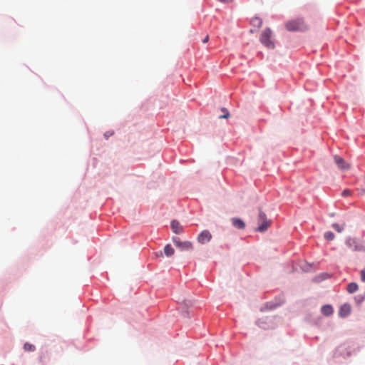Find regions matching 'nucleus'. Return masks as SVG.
Listing matches in <instances>:
<instances>
[{"instance_id": "ddd939ff", "label": "nucleus", "mask_w": 365, "mask_h": 365, "mask_svg": "<svg viewBox=\"0 0 365 365\" xmlns=\"http://www.w3.org/2000/svg\"><path fill=\"white\" fill-rule=\"evenodd\" d=\"M164 252L167 257H170L174 254L175 251L170 245H167L164 247Z\"/></svg>"}, {"instance_id": "0eeeda50", "label": "nucleus", "mask_w": 365, "mask_h": 365, "mask_svg": "<svg viewBox=\"0 0 365 365\" xmlns=\"http://www.w3.org/2000/svg\"><path fill=\"white\" fill-rule=\"evenodd\" d=\"M334 160L339 169L342 170H347L350 168V165L348 163H346L342 158L338 155H335L334 157Z\"/></svg>"}, {"instance_id": "412c9836", "label": "nucleus", "mask_w": 365, "mask_h": 365, "mask_svg": "<svg viewBox=\"0 0 365 365\" xmlns=\"http://www.w3.org/2000/svg\"><path fill=\"white\" fill-rule=\"evenodd\" d=\"M208 40H209V36H206L205 37V38L202 40V42H203L204 43H207V42L208 41Z\"/></svg>"}, {"instance_id": "9d476101", "label": "nucleus", "mask_w": 365, "mask_h": 365, "mask_svg": "<svg viewBox=\"0 0 365 365\" xmlns=\"http://www.w3.org/2000/svg\"><path fill=\"white\" fill-rule=\"evenodd\" d=\"M171 228L176 234H180L182 232V227L180 225V222L176 220H173L171 222Z\"/></svg>"}, {"instance_id": "f8f14e48", "label": "nucleus", "mask_w": 365, "mask_h": 365, "mask_svg": "<svg viewBox=\"0 0 365 365\" xmlns=\"http://www.w3.org/2000/svg\"><path fill=\"white\" fill-rule=\"evenodd\" d=\"M358 285L356 283L351 282L349 283L347 286V292L350 294L354 293L358 290Z\"/></svg>"}, {"instance_id": "f3484780", "label": "nucleus", "mask_w": 365, "mask_h": 365, "mask_svg": "<svg viewBox=\"0 0 365 365\" xmlns=\"http://www.w3.org/2000/svg\"><path fill=\"white\" fill-rule=\"evenodd\" d=\"M222 112L223 113V115H220V118H228L230 117V113L226 108H222Z\"/></svg>"}, {"instance_id": "a211bd4d", "label": "nucleus", "mask_w": 365, "mask_h": 365, "mask_svg": "<svg viewBox=\"0 0 365 365\" xmlns=\"http://www.w3.org/2000/svg\"><path fill=\"white\" fill-rule=\"evenodd\" d=\"M252 23H253L255 25H257V26H259H259H262V22L261 19H257H257H253V20H252Z\"/></svg>"}, {"instance_id": "39448f33", "label": "nucleus", "mask_w": 365, "mask_h": 365, "mask_svg": "<svg viewBox=\"0 0 365 365\" xmlns=\"http://www.w3.org/2000/svg\"><path fill=\"white\" fill-rule=\"evenodd\" d=\"M173 242L181 251H187L192 249V244L190 241L182 242L179 239H174Z\"/></svg>"}, {"instance_id": "6ab92c4d", "label": "nucleus", "mask_w": 365, "mask_h": 365, "mask_svg": "<svg viewBox=\"0 0 365 365\" xmlns=\"http://www.w3.org/2000/svg\"><path fill=\"white\" fill-rule=\"evenodd\" d=\"M361 274V279L362 282H365V269H363L360 272Z\"/></svg>"}, {"instance_id": "7ed1b4c3", "label": "nucleus", "mask_w": 365, "mask_h": 365, "mask_svg": "<svg viewBox=\"0 0 365 365\" xmlns=\"http://www.w3.org/2000/svg\"><path fill=\"white\" fill-rule=\"evenodd\" d=\"M272 32L269 29H266L261 34L260 42L267 48L273 49L274 43L272 40Z\"/></svg>"}, {"instance_id": "20e7f679", "label": "nucleus", "mask_w": 365, "mask_h": 365, "mask_svg": "<svg viewBox=\"0 0 365 365\" xmlns=\"http://www.w3.org/2000/svg\"><path fill=\"white\" fill-rule=\"evenodd\" d=\"M258 222L259 225L256 230L260 232L267 230L271 224L270 221L267 219L265 213H264L261 210H259Z\"/></svg>"}, {"instance_id": "2eb2a0df", "label": "nucleus", "mask_w": 365, "mask_h": 365, "mask_svg": "<svg viewBox=\"0 0 365 365\" xmlns=\"http://www.w3.org/2000/svg\"><path fill=\"white\" fill-rule=\"evenodd\" d=\"M334 234L330 231H328V232H326L324 233V238L327 240H332L334 239Z\"/></svg>"}, {"instance_id": "dca6fc26", "label": "nucleus", "mask_w": 365, "mask_h": 365, "mask_svg": "<svg viewBox=\"0 0 365 365\" xmlns=\"http://www.w3.org/2000/svg\"><path fill=\"white\" fill-rule=\"evenodd\" d=\"M24 349L26 351H34L35 350V346L33 344L26 343L24 346Z\"/></svg>"}, {"instance_id": "1a4fd4ad", "label": "nucleus", "mask_w": 365, "mask_h": 365, "mask_svg": "<svg viewBox=\"0 0 365 365\" xmlns=\"http://www.w3.org/2000/svg\"><path fill=\"white\" fill-rule=\"evenodd\" d=\"M351 312V307L349 304H343L339 309V314L341 317H346Z\"/></svg>"}, {"instance_id": "4468645a", "label": "nucleus", "mask_w": 365, "mask_h": 365, "mask_svg": "<svg viewBox=\"0 0 365 365\" xmlns=\"http://www.w3.org/2000/svg\"><path fill=\"white\" fill-rule=\"evenodd\" d=\"M331 226L336 232H341L345 227V224L339 225L337 223H334Z\"/></svg>"}, {"instance_id": "f03ea898", "label": "nucleus", "mask_w": 365, "mask_h": 365, "mask_svg": "<svg viewBox=\"0 0 365 365\" xmlns=\"http://www.w3.org/2000/svg\"><path fill=\"white\" fill-rule=\"evenodd\" d=\"M346 245L353 251L365 252V242L356 238L349 237L346 241Z\"/></svg>"}, {"instance_id": "4be33fe9", "label": "nucleus", "mask_w": 365, "mask_h": 365, "mask_svg": "<svg viewBox=\"0 0 365 365\" xmlns=\"http://www.w3.org/2000/svg\"><path fill=\"white\" fill-rule=\"evenodd\" d=\"M156 256H157V257H158V256H160V257H163V254H162V252H160L159 253H156Z\"/></svg>"}, {"instance_id": "f257e3e1", "label": "nucleus", "mask_w": 365, "mask_h": 365, "mask_svg": "<svg viewBox=\"0 0 365 365\" xmlns=\"http://www.w3.org/2000/svg\"><path fill=\"white\" fill-rule=\"evenodd\" d=\"M285 26L289 31H304L307 29V26L303 19L290 20L287 22Z\"/></svg>"}, {"instance_id": "6e6552de", "label": "nucleus", "mask_w": 365, "mask_h": 365, "mask_svg": "<svg viewBox=\"0 0 365 365\" xmlns=\"http://www.w3.org/2000/svg\"><path fill=\"white\" fill-rule=\"evenodd\" d=\"M232 225L239 230H244L245 228V223L244 221L237 217H233L231 219Z\"/></svg>"}, {"instance_id": "423d86ee", "label": "nucleus", "mask_w": 365, "mask_h": 365, "mask_svg": "<svg viewBox=\"0 0 365 365\" xmlns=\"http://www.w3.org/2000/svg\"><path fill=\"white\" fill-rule=\"evenodd\" d=\"M211 238L212 235L210 232L208 230H203L199 234L197 237V241L200 244H205L210 242Z\"/></svg>"}, {"instance_id": "aec40b11", "label": "nucleus", "mask_w": 365, "mask_h": 365, "mask_svg": "<svg viewBox=\"0 0 365 365\" xmlns=\"http://www.w3.org/2000/svg\"><path fill=\"white\" fill-rule=\"evenodd\" d=\"M351 194V191L349 190H344L342 192V195L344 197L349 196Z\"/></svg>"}, {"instance_id": "9b49d317", "label": "nucleus", "mask_w": 365, "mask_h": 365, "mask_svg": "<svg viewBox=\"0 0 365 365\" xmlns=\"http://www.w3.org/2000/svg\"><path fill=\"white\" fill-rule=\"evenodd\" d=\"M322 312L325 316H330L333 314V308L331 305H324L322 307Z\"/></svg>"}]
</instances>
